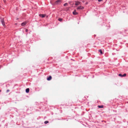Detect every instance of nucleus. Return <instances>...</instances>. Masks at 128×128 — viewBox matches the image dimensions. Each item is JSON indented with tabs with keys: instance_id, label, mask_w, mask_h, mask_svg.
<instances>
[{
	"instance_id": "f03ea898",
	"label": "nucleus",
	"mask_w": 128,
	"mask_h": 128,
	"mask_svg": "<svg viewBox=\"0 0 128 128\" xmlns=\"http://www.w3.org/2000/svg\"><path fill=\"white\" fill-rule=\"evenodd\" d=\"M75 5L76 6H78L80 5H81V2H80L77 1L75 2Z\"/></svg>"
},
{
	"instance_id": "6ab92c4d",
	"label": "nucleus",
	"mask_w": 128,
	"mask_h": 128,
	"mask_svg": "<svg viewBox=\"0 0 128 128\" xmlns=\"http://www.w3.org/2000/svg\"><path fill=\"white\" fill-rule=\"evenodd\" d=\"M9 91H10V90H7V91H6V92H9Z\"/></svg>"
},
{
	"instance_id": "6e6552de",
	"label": "nucleus",
	"mask_w": 128,
	"mask_h": 128,
	"mask_svg": "<svg viewBox=\"0 0 128 128\" xmlns=\"http://www.w3.org/2000/svg\"><path fill=\"white\" fill-rule=\"evenodd\" d=\"M52 76H49L47 78V80H51L52 79Z\"/></svg>"
},
{
	"instance_id": "1a4fd4ad",
	"label": "nucleus",
	"mask_w": 128,
	"mask_h": 128,
	"mask_svg": "<svg viewBox=\"0 0 128 128\" xmlns=\"http://www.w3.org/2000/svg\"><path fill=\"white\" fill-rule=\"evenodd\" d=\"M26 92H28L29 91V88H26Z\"/></svg>"
},
{
	"instance_id": "39448f33",
	"label": "nucleus",
	"mask_w": 128,
	"mask_h": 128,
	"mask_svg": "<svg viewBox=\"0 0 128 128\" xmlns=\"http://www.w3.org/2000/svg\"><path fill=\"white\" fill-rule=\"evenodd\" d=\"M78 13L76 12V10H75L73 12V14L74 15H76L78 14Z\"/></svg>"
},
{
	"instance_id": "f3484780",
	"label": "nucleus",
	"mask_w": 128,
	"mask_h": 128,
	"mask_svg": "<svg viewBox=\"0 0 128 128\" xmlns=\"http://www.w3.org/2000/svg\"><path fill=\"white\" fill-rule=\"evenodd\" d=\"M28 31V29H26V32H27Z\"/></svg>"
},
{
	"instance_id": "20e7f679",
	"label": "nucleus",
	"mask_w": 128,
	"mask_h": 128,
	"mask_svg": "<svg viewBox=\"0 0 128 128\" xmlns=\"http://www.w3.org/2000/svg\"><path fill=\"white\" fill-rule=\"evenodd\" d=\"M1 22H2V25H3V26L4 27L5 26V24L4 22V18L3 19H2L1 20Z\"/></svg>"
},
{
	"instance_id": "a211bd4d",
	"label": "nucleus",
	"mask_w": 128,
	"mask_h": 128,
	"mask_svg": "<svg viewBox=\"0 0 128 128\" xmlns=\"http://www.w3.org/2000/svg\"><path fill=\"white\" fill-rule=\"evenodd\" d=\"M103 0H98V1L99 2H101Z\"/></svg>"
},
{
	"instance_id": "f8f14e48",
	"label": "nucleus",
	"mask_w": 128,
	"mask_h": 128,
	"mask_svg": "<svg viewBox=\"0 0 128 128\" xmlns=\"http://www.w3.org/2000/svg\"><path fill=\"white\" fill-rule=\"evenodd\" d=\"M48 121H45L44 122V123L45 124H47L48 123Z\"/></svg>"
},
{
	"instance_id": "0eeeda50",
	"label": "nucleus",
	"mask_w": 128,
	"mask_h": 128,
	"mask_svg": "<svg viewBox=\"0 0 128 128\" xmlns=\"http://www.w3.org/2000/svg\"><path fill=\"white\" fill-rule=\"evenodd\" d=\"M39 16L42 18H44L45 16L46 15L44 14H40Z\"/></svg>"
},
{
	"instance_id": "dca6fc26",
	"label": "nucleus",
	"mask_w": 128,
	"mask_h": 128,
	"mask_svg": "<svg viewBox=\"0 0 128 128\" xmlns=\"http://www.w3.org/2000/svg\"><path fill=\"white\" fill-rule=\"evenodd\" d=\"M118 76H120L122 77V75L120 74H119Z\"/></svg>"
},
{
	"instance_id": "aec40b11",
	"label": "nucleus",
	"mask_w": 128,
	"mask_h": 128,
	"mask_svg": "<svg viewBox=\"0 0 128 128\" xmlns=\"http://www.w3.org/2000/svg\"><path fill=\"white\" fill-rule=\"evenodd\" d=\"M4 2H5V1L4 0Z\"/></svg>"
},
{
	"instance_id": "2eb2a0df",
	"label": "nucleus",
	"mask_w": 128,
	"mask_h": 128,
	"mask_svg": "<svg viewBox=\"0 0 128 128\" xmlns=\"http://www.w3.org/2000/svg\"><path fill=\"white\" fill-rule=\"evenodd\" d=\"M126 74H124L123 75H122V77L125 76H126Z\"/></svg>"
},
{
	"instance_id": "423d86ee",
	"label": "nucleus",
	"mask_w": 128,
	"mask_h": 128,
	"mask_svg": "<svg viewBox=\"0 0 128 128\" xmlns=\"http://www.w3.org/2000/svg\"><path fill=\"white\" fill-rule=\"evenodd\" d=\"M26 23L27 22H24L22 23L21 24V25L22 26H24L26 25Z\"/></svg>"
},
{
	"instance_id": "9b49d317",
	"label": "nucleus",
	"mask_w": 128,
	"mask_h": 128,
	"mask_svg": "<svg viewBox=\"0 0 128 128\" xmlns=\"http://www.w3.org/2000/svg\"><path fill=\"white\" fill-rule=\"evenodd\" d=\"M99 52H100V54H103L101 50H99Z\"/></svg>"
},
{
	"instance_id": "7ed1b4c3",
	"label": "nucleus",
	"mask_w": 128,
	"mask_h": 128,
	"mask_svg": "<svg viewBox=\"0 0 128 128\" xmlns=\"http://www.w3.org/2000/svg\"><path fill=\"white\" fill-rule=\"evenodd\" d=\"M84 8L83 6H78L77 8V10H82Z\"/></svg>"
},
{
	"instance_id": "4468645a",
	"label": "nucleus",
	"mask_w": 128,
	"mask_h": 128,
	"mask_svg": "<svg viewBox=\"0 0 128 128\" xmlns=\"http://www.w3.org/2000/svg\"><path fill=\"white\" fill-rule=\"evenodd\" d=\"M68 4L67 3H66L64 4V6H67V5Z\"/></svg>"
},
{
	"instance_id": "ddd939ff",
	"label": "nucleus",
	"mask_w": 128,
	"mask_h": 128,
	"mask_svg": "<svg viewBox=\"0 0 128 128\" xmlns=\"http://www.w3.org/2000/svg\"><path fill=\"white\" fill-rule=\"evenodd\" d=\"M62 19L61 18H59L58 19V20L60 21H62Z\"/></svg>"
},
{
	"instance_id": "f257e3e1",
	"label": "nucleus",
	"mask_w": 128,
	"mask_h": 128,
	"mask_svg": "<svg viewBox=\"0 0 128 128\" xmlns=\"http://www.w3.org/2000/svg\"><path fill=\"white\" fill-rule=\"evenodd\" d=\"M61 1L60 0H58L55 2L54 4L55 5H59L61 3Z\"/></svg>"
},
{
	"instance_id": "9d476101",
	"label": "nucleus",
	"mask_w": 128,
	"mask_h": 128,
	"mask_svg": "<svg viewBox=\"0 0 128 128\" xmlns=\"http://www.w3.org/2000/svg\"><path fill=\"white\" fill-rule=\"evenodd\" d=\"M98 107L99 108H102L103 107V105L98 106Z\"/></svg>"
}]
</instances>
